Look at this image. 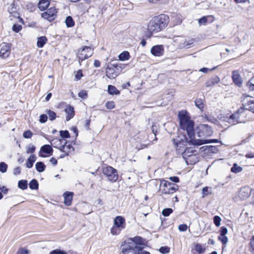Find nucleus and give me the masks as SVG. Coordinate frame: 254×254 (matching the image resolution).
Here are the masks:
<instances>
[{"instance_id":"2f4dec72","label":"nucleus","mask_w":254,"mask_h":254,"mask_svg":"<svg viewBox=\"0 0 254 254\" xmlns=\"http://www.w3.org/2000/svg\"><path fill=\"white\" fill-rule=\"evenodd\" d=\"M35 167L38 172H43L45 171L46 166L43 162H38L36 163Z\"/></svg>"},{"instance_id":"37998d69","label":"nucleus","mask_w":254,"mask_h":254,"mask_svg":"<svg viewBox=\"0 0 254 254\" xmlns=\"http://www.w3.org/2000/svg\"><path fill=\"white\" fill-rule=\"evenodd\" d=\"M60 135L63 138H69L70 137L69 133L67 130H61Z\"/></svg>"},{"instance_id":"3c124183","label":"nucleus","mask_w":254,"mask_h":254,"mask_svg":"<svg viewBox=\"0 0 254 254\" xmlns=\"http://www.w3.org/2000/svg\"><path fill=\"white\" fill-rule=\"evenodd\" d=\"M7 169V165L4 162L0 163V172L5 173L6 172Z\"/></svg>"},{"instance_id":"a18cd8bd","label":"nucleus","mask_w":254,"mask_h":254,"mask_svg":"<svg viewBox=\"0 0 254 254\" xmlns=\"http://www.w3.org/2000/svg\"><path fill=\"white\" fill-rule=\"evenodd\" d=\"M249 250L252 254H254V236H253L250 240Z\"/></svg>"},{"instance_id":"bb28decb","label":"nucleus","mask_w":254,"mask_h":254,"mask_svg":"<svg viewBox=\"0 0 254 254\" xmlns=\"http://www.w3.org/2000/svg\"><path fill=\"white\" fill-rule=\"evenodd\" d=\"M118 58L121 61H127L130 58L129 53L127 51H124L118 56Z\"/></svg>"},{"instance_id":"4be33fe9","label":"nucleus","mask_w":254,"mask_h":254,"mask_svg":"<svg viewBox=\"0 0 254 254\" xmlns=\"http://www.w3.org/2000/svg\"><path fill=\"white\" fill-rule=\"evenodd\" d=\"M52 142H53V143H52L51 144L54 145L55 147L60 149H62V148L63 149V146L66 143V140L59 138L53 139Z\"/></svg>"},{"instance_id":"052dcab7","label":"nucleus","mask_w":254,"mask_h":254,"mask_svg":"<svg viewBox=\"0 0 254 254\" xmlns=\"http://www.w3.org/2000/svg\"><path fill=\"white\" fill-rule=\"evenodd\" d=\"M47 116L46 115H41L40 116L39 122L41 123H44L47 121Z\"/></svg>"},{"instance_id":"f8f14e48","label":"nucleus","mask_w":254,"mask_h":254,"mask_svg":"<svg viewBox=\"0 0 254 254\" xmlns=\"http://www.w3.org/2000/svg\"><path fill=\"white\" fill-rule=\"evenodd\" d=\"M57 10L55 7H51L46 11L41 14V16L49 21L54 20L57 16Z\"/></svg>"},{"instance_id":"680f3d73","label":"nucleus","mask_w":254,"mask_h":254,"mask_svg":"<svg viewBox=\"0 0 254 254\" xmlns=\"http://www.w3.org/2000/svg\"><path fill=\"white\" fill-rule=\"evenodd\" d=\"M22 29L21 26L19 25H16L15 24L13 26L12 30L15 31V32H18L20 31Z\"/></svg>"},{"instance_id":"f3484780","label":"nucleus","mask_w":254,"mask_h":254,"mask_svg":"<svg viewBox=\"0 0 254 254\" xmlns=\"http://www.w3.org/2000/svg\"><path fill=\"white\" fill-rule=\"evenodd\" d=\"M195 151L192 148H188L186 149L183 153V157L186 160V163L189 164V162L190 161V159H188V157L195 158V163L196 161V157L194 155Z\"/></svg>"},{"instance_id":"20e7f679","label":"nucleus","mask_w":254,"mask_h":254,"mask_svg":"<svg viewBox=\"0 0 254 254\" xmlns=\"http://www.w3.org/2000/svg\"><path fill=\"white\" fill-rule=\"evenodd\" d=\"M197 136L200 138H205L211 136L213 131L210 127L207 125H200L197 127Z\"/></svg>"},{"instance_id":"cd10ccee","label":"nucleus","mask_w":254,"mask_h":254,"mask_svg":"<svg viewBox=\"0 0 254 254\" xmlns=\"http://www.w3.org/2000/svg\"><path fill=\"white\" fill-rule=\"evenodd\" d=\"M47 42V39L45 36H41L38 38L37 46L39 48H43Z\"/></svg>"},{"instance_id":"1a4fd4ad","label":"nucleus","mask_w":254,"mask_h":254,"mask_svg":"<svg viewBox=\"0 0 254 254\" xmlns=\"http://www.w3.org/2000/svg\"><path fill=\"white\" fill-rule=\"evenodd\" d=\"M246 114L245 110L241 108L236 112L230 116V119L233 120V124L241 123L245 122Z\"/></svg>"},{"instance_id":"412c9836","label":"nucleus","mask_w":254,"mask_h":254,"mask_svg":"<svg viewBox=\"0 0 254 254\" xmlns=\"http://www.w3.org/2000/svg\"><path fill=\"white\" fill-rule=\"evenodd\" d=\"M193 145L199 146L204 144L217 143L219 142L217 139H205L198 138L197 140L192 141Z\"/></svg>"},{"instance_id":"a878e982","label":"nucleus","mask_w":254,"mask_h":254,"mask_svg":"<svg viewBox=\"0 0 254 254\" xmlns=\"http://www.w3.org/2000/svg\"><path fill=\"white\" fill-rule=\"evenodd\" d=\"M50 5L49 0H40L38 3V7L41 11L45 10Z\"/></svg>"},{"instance_id":"9b49d317","label":"nucleus","mask_w":254,"mask_h":254,"mask_svg":"<svg viewBox=\"0 0 254 254\" xmlns=\"http://www.w3.org/2000/svg\"><path fill=\"white\" fill-rule=\"evenodd\" d=\"M11 53V48L9 44L3 43L0 46V57L3 59L8 58Z\"/></svg>"},{"instance_id":"9d476101","label":"nucleus","mask_w":254,"mask_h":254,"mask_svg":"<svg viewBox=\"0 0 254 254\" xmlns=\"http://www.w3.org/2000/svg\"><path fill=\"white\" fill-rule=\"evenodd\" d=\"M53 149L50 145H44L41 147L38 152L39 156L46 158L53 154Z\"/></svg>"},{"instance_id":"8fccbe9b","label":"nucleus","mask_w":254,"mask_h":254,"mask_svg":"<svg viewBox=\"0 0 254 254\" xmlns=\"http://www.w3.org/2000/svg\"><path fill=\"white\" fill-rule=\"evenodd\" d=\"M33 135V133L30 130H26L23 132V136L25 138H30Z\"/></svg>"},{"instance_id":"c9c22d12","label":"nucleus","mask_w":254,"mask_h":254,"mask_svg":"<svg viewBox=\"0 0 254 254\" xmlns=\"http://www.w3.org/2000/svg\"><path fill=\"white\" fill-rule=\"evenodd\" d=\"M18 188L21 190H25L27 188V181L26 180H21L18 182Z\"/></svg>"},{"instance_id":"49530a36","label":"nucleus","mask_w":254,"mask_h":254,"mask_svg":"<svg viewBox=\"0 0 254 254\" xmlns=\"http://www.w3.org/2000/svg\"><path fill=\"white\" fill-rule=\"evenodd\" d=\"M173 212V209L172 208H165L162 210V215L164 216H168L170 214Z\"/></svg>"},{"instance_id":"338daca9","label":"nucleus","mask_w":254,"mask_h":254,"mask_svg":"<svg viewBox=\"0 0 254 254\" xmlns=\"http://www.w3.org/2000/svg\"><path fill=\"white\" fill-rule=\"evenodd\" d=\"M134 254H150V253L143 251L142 249H140L137 252L135 253Z\"/></svg>"},{"instance_id":"7ed1b4c3","label":"nucleus","mask_w":254,"mask_h":254,"mask_svg":"<svg viewBox=\"0 0 254 254\" xmlns=\"http://www.w3.org/2000/svg\"><path fill=\"white\" fill-rule=\"evenodd\" d=\"M126 226L125 218L122 216H117L113 220V225L110 229V233L114 236L118 235L126 228Z\"/></svg>"},{"instance_id":"393cba45","label":"nucleus","mask_w":254,"mask_h":254,"mask_svg":"<svg viewBox=\"0 0 254 254\" xmlns=\"http://www.w3.org/2000/svg\"><path fill=\"white\" fill-rule=\"evenodd\" d=\"M232 78L234 83L237 85L240 86L241 85L242 83V80L238 71H233Z\"/></svg>"},{"instance_id":"58836bf2","label":"nucleus","mask_w":254,"mask_h":254,"mask_svg":"<svg viewBox=\"0 0 254 254\" xmlns=\"http://www.w3.org/2000/svg\"><path fill=\"white\" fill-rule=\"evenodd\" d=\"M38 183L36 180H32L29 183V188L31 190H36L38 188Z\"/></svg>"},{"instance_id":"423d86ee","label":"nucleus","mask_w":254,"mask_h":254,"mask_svg":"<svg viewBox=\"0 0 254 254\" xmlns=\"http://www.w3.org/2000/svg\"><path fill=\"white\" fill-rule=\"evenodd\" d=\"M177 189L172 186L170 182L162 180H161L160 185V190L163 194H168L175 192L177 190Z\"/></svg>"},{"instance_id":"864d4df0","label":"nucleus","mask_w":254,"mask_h":254,"mask_svg":"<svg viewBox=\"0 0 254 254\" xmlns=\"http://www.w3.org/2000/svg\"><path fill=\"white\" fill-rule=\"evenodd\" d=\"M159 251L164 254H168L170 252V248L168 247H161Z\"/></svg>"},{"instance_id":"f257e3e1","label":"nucleus","mask_w":254,"mask_h":254,"mask_svg":"<svg viewBox=\"0 0 254 254\" xmlns=\"http://www.w3.org/2000/svg\"><path fill=\"white\" fill-rule=\"evenodd\" d=\"M168 23V17L166 15L161 14L154 17L147 24L146 37L150 38L153 34L162 31L167 26Z\"/></svg>"},{"instance_id":"de8ad7c7","label":"nucleus","mask_w":254,"mask_h":254,"mask_svg":"<svg viewBox=\"0 0 254 254\" xmlns=\"http://www.w3.org/2000/svg\"><path fill=\"white\" fill-rule=\"evenodd\" d=\"M214 223L217 227H219L221 225V218L218 216H215L213 218Z\"/></svg>"},{"instance_id":"13d9d810","label":"nucleus","mask_w":254,"mask_h":254,"mask_svg":"<svg viewBox=\"0 0 254 254\" xmlns=\"http://www.w3.org/2000/svg\"><path fill=\"white\" fill-rule=\"evenodd\" d=\"M50 254H67L64 251L59 249H56L52 251Z\"/></svg>"},{"instance_id":"c756f323","label":"nucleus","mask_w":254,"mask_h":254,"mask_svg":"<svg viewBox=\"0 0 254 254\" xmlns=\"http://www.w3.org/2000/svg\"><path fill=\"white\" fill-rule=\"evenodd\" d=\"M129 240L132 241V243L135 247H136L137 245H141L143 243V239L139 236H136L134 238H130Z\"/></svg>"},{"instance_id":"2eb2a0df","label":"nucleus","mask_w":254,"mask_h":254,"mask_svg":"<svg viewBox=\"0 0 254 254\" xmlns=\"http://www.w3.org/2000/svg\"><path fill=\"white\" fill-rule=\"evenodd\" d=\"M228 229L224 227H222L220 230V235L218 239L222 243L223 245H226L228 241V237L226 235L228 233Z\"/></svg>"},{"instance_id":"e2e57ef3","label":"nucleus","mask_w":254,"mask_h":254,"mask_svg":"<svg viewBox=\"0 0 254 254\" xmlns=\"http://www.w3.org/2000/svg\"><path fill=\"white\" fill-rule=\"evenodd\" d=\"M70 130L73 132L75 137L78 136V129L76 127H72Z\"/></svg>"},{"instance_id":"f704fd0d","label":"nucleus","mask_w":254,"mask_h":254,"mask_svg":"<svg viewBox=\"0 0 254 254\" xmlns=\"http://www.w3.org/2000/svg\"><path fill=\"white\" fill-rule=\"evenodd\" d=\"M195 251L197 252V254H201L205 251V249L202 247L201 244H197L195 246Z\"/></svg>"},{"instance_id":"c03bdc74","label":"nucleus","mask_w":254,"mask_h":254,"mask_svg":"<svg viewBox=\"0 0 254 254\" xmlns=\"http://www.w3.org/2000/svg\"><path fill=\"white\" fill-rule=\"evenodd\" d=\"M210 191L208 187H205L202 188V197H205L207 195H208L209 193H210Z\"/></svg>"},{"instance_id":"ddd939ff","label":"nucleus","mask_w":254,"mask_h":254,"mask_svg":"<svg viewBox=\"0 0 254 254\" xmlns=\"http://www.w3.org/2000/svg\"><path fill=\"white\" fill-rule=\"evenodd\" d=\"M136 247L132 243V241L129 239L122 243L121 246L122 252L124 254H127L130 253Z\"/></svg>"},{"instance_id":"0eeeda50","label":"nucleus","mask_w":254,"mask_h":254,"mask_svg":"<svg viewBox=\"0 0 254 254\" xmlns=\"http://www.w3.org/2000/svg\"><path fill=\"white\" fill-rule=\"evenodd\" d=\"M93 54V50L90 47L84 46L78 50L77 57L81 61L90 57Z\"/></svg>"},{"instance_id":"5fc2aeb1","label":"nucleus","mask_w":254,"mask_h":254,"mask_svg":"<svg viewBox=\"0 0 254 254\" xmlns=\"http://www.w3.org/2000/svg\"><path fill=\"white\" fill-rule=\"evenodd\" d=\"M106 107L107 109L111 110L115 108V105L113 101H108L106 103Z\"/></svg>"},{"instance_id":"69168bd1","label":"nucleus","mask_w":254,"mask_h":254,"mask_svg":"<svg viewBox=\"0 0 254 254\" xmlns=\"http://www.w3.org/2000/svg\"><path fill=\"white\" fill-rule=\"evenodd\" d=\"M169 179L171 180L172 182H174L175 183H179V179L178 177H170L169 178Z\"/></svg>"},{"instance_id":"bf43d9fd","label":"nucleus","mask_w":254,"mask_h":254,"mask_svg":"<svg viewBox=\"0 0 254 254\" xmlns=\"http://www.w3.org/2000/svg\"><path fill=\"white\" fill-rule=\"evenodd\" d=\"M16 254H29V252L26 249L21 248L18 250Z\"/></svg>"},{"instance_id":"72a5a7b5","label":"nucleus","mask_w":254,"mask_h":254,"mask_svg":"<svg viewBox=\"0 0 254 254\" xmlns=\"http://www.w3.org/2000/svg\"><path fill=\"white\" fill-rule=\"evenodd\" d=\"M243 170L242 167L239 166L237 164L235 163L233 166L231 168V171L232 172L234 173H238L241 172Z\"/></svg>"},{"instance_id":"dca6fc26","label":"nucleus","mask_w":254,"mask_h":254,"mask_svg":"<svg viewBox=\"0 0 254 254\" xmlns=\"http://www.w3.org/2000/svg\"><path fill=\"white\" fill-rule=\"evenodd\" d=\"M176 41L179 43L178 47L180 48H188L193 44V40L186 41L183 37H179Z\"/></svg>"},{"instance_id":"a211bd4d","label":"nucleus","mask_w":254,"mask_h":254,"mask_svg":"<svg viewBox=\"0 0 254 254\" xmlns=\"http://www.w3.org/2000/svg\"><path fill=\"white\" fill-rule=\"evenodd\" d=\"M251 193V189L248 187L242 188L238 192V196L240 199H246L249 198Z\"/></svg>"},{"instance_id":"a19ab883","label":"nucleus","mask_w":254,"mask_h":254,"mask_svg":"<svg viewBox=\"0 0 254 254\" xmlns=\"http://www.w3.org/2000/svg\"><path fill=\"white\" fill-rule=\"evenodd\" d=\"M247 86L250 90H254V76L251 78L248 82Z\"/></svg>"},{"instance_id":"4d7b16f0","label":"nucleus","mask_w":254,"mask_h":254,"mask_svg":"<svg viewBox=\"0 0 254 254\" xmlns=\"http://www.w3.org/2000/svg\"><path fill=\"white\" fill-rule=\"evenodd\" d=\"M208 16H203L201 18H200L199 20H198V23L199 24V25H202V24H203V25H205L207 21V17Z\"/></svg>"},{"instance_id":"79ce46f5","label":"nucleus","mask_w":254,"mask_h":254,"mask_svg":"<svg viewBox=\"0 0 254 254\" xmlns=\"http://www.w3.org/2000/svg\"><path fill=\"white\" fill-rule=\"evenodd\" d=\"M46 113L48 115L49 119L51 121H53L56 119V114L54 111H51V110H48V111H46Z\"/></svg>"},{"instance_id":"4468645a","label":"nucleus","mask_w":254,"mask_h":254,"mask_svg":"<svg viewBox=\"0 0 254 254\" xmlns=\"http://www.w3.org/2000/svg\"><path fill=\"white\" fill-rule=\"evenodd\" d=\"M244 106L246 109L254 113V98L247 96L244 99Z\"/></svg>"},{"instance_id":"e433bc0d","label":"nucleus","mask_w":254,"mask_h":254,"mask_svg":"<svg viewBox=\"0 0 254 254\" xmlns=\"http://www.w3.org/2000/svg\"><path fill=\"white\" fill-rule=\"evenodd\" d=\"M195 105L199 110L202 111L204 107V104L202 100L197 99L195 101Z\"/></svg>"},{"instance_id":"c85d7f7f","label":"nucleus","mask_w":254,"mask_h":254,"mask_svg":"<svg viewBox=\"0 0 254 254\" xmlns=\"http://www.w3.org/2000/svg\"><path fill=\"white\" fill-rule=\"evenodd\" d=\"M108 92L110 95H119L120 92L117 88L113 85H108Z\"/></svg>"},{"instance_id":"ea45409f","label":"nucleus","mask_w":254,"mask_h":254,"mask_svg":"<svg viewBox=\"0 0 254 254\" xmlns=\"http://www.w3.org/2000/svg\"><path fill=\"white\" fill-rule=\"evenodd\" d=\"M36 150V147L33 144H29L26 148V153L27 154L33 153Z\"/></svg>"},{"instance_id":"774afa93","label":"nucleus","mask_w":254,"mask_h":254,"mask_svg":"<svg viewBox=\"0 0 254 254\" xmlns=\"http://www.w3.org/2000/svg\"><path fill=\"white\" fill-rule=\"evenodd\" d=\"M50 162H51V163L52 164V165H55L57 164V160L56 158H51L50 160Z\"/></svg>"},{"instance_id":"09e8293b","label":"nucleus","mask_w":254,"mask_h":254,"mask_svg":"<svg viewBox=\"0 0 254 254\" xmlns=\"http://www.w3.org/2000/svg\"><path fill=\"white\" fill-rule=\"evenodd\" d=\"M83 77V74L81 70L79 69L75 72V79L76 80H80Z\"/></svg>"},{"instance_id":"5701e85b","label":"nucleus","mask_w":254,"mask_h":254,"mask_svg":"<svg viewBox=\"0 0 254 254\" xmlns=\"http://www.w3.org/2000/svg\"><path fill=\"white\" fill-rule=\"evenodd\" d=\"M64 111L66 114V120L67 121L72 118L74 115V108L70 105L66 107Z\"/></svg>"},{"instance_id":"f03ea898","label":"nucleus","mask_w":254,"mask_h":254,"mask_svg":"<svg viewBox=\"0 0 254 254\" xmlns=\"http://www.w3.org/2000/svg\"><path fill=\"white\" fill-rule=\"evenodd\" d=\"M180 125L181 128L186 130L189 137V143L193 145V141L197 140L194 131V123L191 120L188 113L186 111H181L178 114Z\"/></svg>"},{"instance_id":"4c0bfd02","label":"nucleus","mask_w":254,"mask_h":254,"mask_svg":"<svg viewBox=\"0 0 254 254\" xmlns=\"http://www.w3.org/2000/svg\"><path fill=\"white\" fill-rule=\"evenodd\" d=\"M65 24L68 27H71L74 26V22L71 16H67L65 19Z\"/></svg>"},{"instance_id":"473e14b6","label":"nucleus","mask_w":254,"mask_h":254,"mask_svg":"<svg viewBox=\"0 0 254 254\" xmlns=\"http://www.w3.org/2000/svg\"><path fill=\"white\" fill-rule=\"evenodd\" d=\"M187 142V139L185 137L181 139H177L176 141V145L178 147H182V145L185 146Z\"/></svg>"},{"instance_id":"6ab92c4d","label":"nucleus","mask_w":254,"mask_h":254,"mask_svg":"<svg viewBox=\"0 0 254 254\" xmlns=\"http://www.w3.org/2000/svg\"><path fill=\"white\" fill-rule=\"evenodd\" d=\"M150 52L155 57H161L164 54V47L161 45L153 46L150 50Z\"/></svg>"},{"instance_id":"7c9ffc66","label":"nucleus","mask_w":254,"mask_h":254,"mask_svg":"<svg viewBox=\"0 0 254 254\" xmlns=\"http://www.w3.org/2000/svg\"><path fill=\"white\" fill-rule=\"evenodd\" d=\"M62 150L64 153L66 154V155H68L69 154L73 152L74 148L70 145H64L63 146Z\"/></svg>"},{"instance_id":"603ef678","label":"nucleus","mask_w":254,"mask_h":254,"mask_svg":"<svg viewBox=\"0 0 254 254\" xmlns=\"http://www.w3.org/2000/svg\"><path fill=\"white\" fill-rule=\"evenodd\" d=\"M188 229V226L186 224H180L178 226V230L180 232H185Z\"/></svg>"},{"instance_id":"6e6d98bb","label":"nucleus","mask_w":254,"mask_h":254,"mask_svg":"<svg viewBox=\"0 0 254 254\" xmlns=\"http://www.w3.org/2000/svg\"><path fill=\"white\" fill-rule=\"evenodd\" d=\"M78 97L82 98H86L87 97V92L85 90L80 91L78 94Z\"/></svg>"},{"instance_id":"aec40b11","label":"nucleus","mask_w":254,"mask_h":254,"mask_svg":"<svg viewBox=\"0 0 254 254\" xmlns=\"http://www.w3.org/2000/svg\"><path fill=\"white\" fill-rule=\"evenodd\" d=\"M73 195V192L71 191H66L64 193V203L66 206H69L71 205Z\"/></svg>"},{"instance_id":"6e6552de","label":"nucleus","mask_w":254,"mask_h":254,"mask_svg":"<svg viewBox=\"0 0 254 254\" xmlns=\"http://www.w3.org/2000/svg\"><path fill=\"white\" fill-rule=\"evenodd\" d=\"M103 173L110 181L115 182L118 179L117 171L112 167L107 166L104 168Z\"/></svg>"},{"instance_id":"39448f33","label":"nucleus","mask_w":254,"mask_h":254,"mask_svg":"<svg viewBox=\"0 0 254 254\" xmlns=\"http://www.w3.org/2000/svg\"><path fill=\"white\" fill-rule=\"evenodd\" d=\"M121 68L118 64H112L106 68V75L110 79H115L120 74Z\"/></svg>"},{"instance_id":"b1692460","label":"nucleus","mask_w":254,"mask_h":254,"mask_svg":"<svg viewBox=\"0 0 254 254\" xmlns=\"http://www.w3.org/2000/svg\"><path fill=\"white\" fill-rule=\"evenodd\" d=\"M36 160V157L35 154H31L29 157L28 158L26 162V166L28 168H31L32 167L33 165V163L35 162Z\"/></svg>"},{"instance_id":"0e129e2a","label":"nucleus","mask_w":254,"mask_h":254,"mask_svg":"<svg viewBox=\"0 0 254 254\" xmlns=\"http://www.w3.org/2000/svg\"><path fill=\"white\" fill-rule=\"evenodd\" d=\"M20 172L21 169L19 167L15 168L13 170V174L14 175H19L20 173Z\"/></svg>"}]
</instances>
